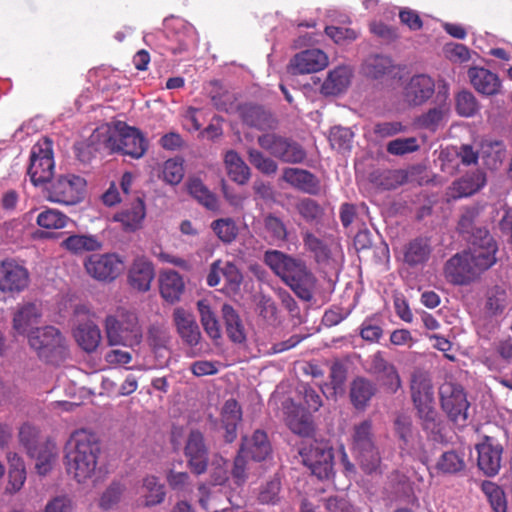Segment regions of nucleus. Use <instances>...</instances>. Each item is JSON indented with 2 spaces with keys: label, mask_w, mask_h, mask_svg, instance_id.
I'll list each match as a JSON object with an SVG mask.
<instances>
[{
  "label": "nucleus",
  "mask_w": 512,
  "mask_h": 512,
  "mask_svg": "<svg viewBox=\"0 0 512 512\" xmlns=\"http://www.w3.org/2000/svg\"><path fill=\"white\" fill-rule=\"evenodd\" d=\"M497 244L487 229L478 230L470 240L468 251L455 254L445 264L449 282L466 285L496 262Z\"/></svg>",
  "instance_id": "1"
},
{
  "label": "nucleus",
  "mask_w": 512,
  "mask_h": 512,
  "mask_svg": "<svg viewBox=\"0 0 512 512\" xmlns=\"http://www.w3.org/2000/svg\"><path fill=\"white\" fill-rule=\"evenodd\" d=\"M100 452V442L96 434L85 429L75 431L67 444L68 473L78 483L85 482L94 475Z\"/></svg>",
  "instance_id": "2"
},
{
  "label": "nucleus",
  "mask_w": 512,
  "mask_h": 512,
  "mask_svg": "<svg viewBox=\"0 0 512 512\" xmlns=\"http://www.w3.org/2000/svg\"><path fill=\"white\" fill-rule=\"evenodd\" d=\"M103 130L105 138H109V142H106L109 153H120L135 159L145 154L147 141L138 129L118 121L113 126L103 125Z\"/></svg>",
  "instance_id": "3"
},
{
  "label": "nucleus",
  "mask_w": 512,
  "mask_h": 512,
  "mask_svg": "<svg viewBox=\"0 0 512 512\" xmlns=\"http://www.w3.org/2000/svg\"><path fill=\"white\" fill-rule=\"evenodd\" d=\"M30 347L47 363L59 364L68 356L65 337L53 326L35 328L28 334Z\"/></svg>",
  "instance_id": "4"
},
{
  "label": "nucleus",
  "mask_w": 512,
  "mask_h": 512,
  "mask_svg": "<svg viewBox=\"0 0 512 512\" xmlns=\"http://www.w3.org/2000/svg\"><path fill=\"white\" fill-rule=\"evenodd\" d=\"M351 439L352 451L364 472L376 471L380 464V454L375 444L372 422L364 420L354 425Z\"/></svg>",
  "instance_id": "5"
},
{
  "label": "nucleus",
  "mask_w": 512,
  "mask_h": 512,
  "mask_svg": "<svg viewBox=\"0 0 512 512\" xmlns=\"http://www.w3.org/2000/svg\"><path fill=\"white\" fill-rule=\"evenodd\" d=\"M298 454L301 462L319 479H327L333 471V450L327 442L316 439L303 441Z\"/></svg>",
  "instance_id": "6"
},
{
  "label": "nucleus",
  "mask_w": 512,
  "mask_h": 512,
  "mask_svg": "<svg viewBox=\"0 0 512 512\" xmlns=\"http://www.w3.org/2000/svg\"><path fill=\"white\" fill-rule=\"evenodd\" d=\"M257 143L272 157L286 164H302L307 158V152L299 142L277 133L262 134Z\"/></svg>",
  "instance_id": "7"
},
{
  "label": "nucleus",
  "mask_w": 512,
  "mask_h": 512,
  "mask_svg": "<svg viewBox=\"0 0 512 512\" xmlns=\"http://www.w3.org/2000/svg\"><path fill=\"white\" fill-rule=\"evenodd\" d=\"M105 329L109 345L134 346L142 339V330L138 318L134 313H125L120 319L108 316L105 320Z\"/></svg>",
  "instance_id": "8"
},
{
  "label": "nucleus",
  "mask_w": 512,
  "mask_h": 512,
  "mask_svg": "<svg viewBox=\"0 0 512 512\" xmlns=\"http://www.w3.org/2000/svg\"><path fill=\"white\" fill-rule=\"evenodd\" d=\"M52 146V140L45 137L32 147L27 173L35 186L45 184L52 179L55 168Z\"/></svg>",
  "instance_id": "9"
},
{
  "label": "nucleus",
  "mask_w": 512,
  "mask_h": 512,
  "mask_svg": "<svg viewBox=\"0 0 512 512\" xmlns=\"http://www.w3.org/2000/svg\"><path fill=\"white\" fill-rule=\"evenodd\" d=\"M86 180L75 174L60 175L47 188V199L63 205H75L85 195Z\"/></svg>",
  "instance_id": "10"
},
{
  "label": "nucleus",
  "mask_w": 512,
  "mask_h": 512,
  "mask_svg": "<svg viewBox=\"0 0 512 512\" xmlns=\"http://www.w3.org/2000/svg\"><path fill=\"white\" fill-rule=\"evenodd\" d=\"M440 403L448 418L458 425H465L470 406L466 393L461 385L446 382L440 387Z\"/></svg>",
  "instance_id": "11"
},
{
  "label": "nucleus",
  "mask_w": 512,
  "mask_h": 512,
  "mask_svg": "<svg viewBox=\"0 0 512 512\" xmlns=\"http://www.w3.org/2000/svg\"><path fill=\"white\" fill-rule=\"evenodd\" d=\"M264 263L287 285L309 270L306 263L279 250L264 253Z\"/></svg>",
  "instance_id": "12"
},
{
  "label": "nucleus",
  "mask_w": 512,
  "mask_h": 512,
  "mask_svg": "<svg viewBox=\"0 0 512 512\" xmlns=\"http://www.w3.org/2000/svg\"><path fill=\"white\" fill-rule=\"evenodd\" d=\"M395 434L401 451L411 457L423 460L426 457L425 443L410 417L399 415L394 421Z\"/></svg>",
  "instance_id": "13"
},
{
  "label": "nucleus",
  "mask_w": 512,
  "mask_h": 512,
  "mask_svg": "<svg viewBox=\"0 0 512 512\" xmlns=\"http://www.w3.org/2000/svg\"><path fill=\"white\" fill-rule=\"evenodd\" d=\"M84 267L88 275L103 282L113 281L124 269L122 259L114 253L92 254L85 260Z\"/></svg>",
  "instance_id": "14"
},
{
  "label": "nucleus",
  "mask_w": 512,
  "mask_h": 512,
  "mask_svg": "<svg viewBox=\"0 0 512 512\" xmlns=\"http://www.w3.org/2000/svg\"><path fill=\"white\" fill-rule=\"evenodd\" d=\"M171 332L166 323H152L147 330V343L154 354L156 365L165 367L168 365L171 355Z\"/></svg>",
  "instance_id": "15"
},
{
  "label": "nucleus",
  "mask_w": 512,
  "mask_h": 512,
  "mask_svg": "<svg viewBox=\"0 0 512 512\" xmlns=\"http://www.w3.org/2000/svg\"><path fill=\"white\" fill-rule=\"evenodd\" d=\"M184 455L187 458V465L195 475L206 472L208 467V448L201 431L193 429L189 432L184 447Z\"/></svg>",
  "instance_id": "16"
},
{
  "label": "nucleus",
  "mask_w": 512,
  "mask_h": 512,
  "mask_svg": "<svg viewBox=\"0 0 512 512\" xmlns=\"http://www.w3.org/2000/svg\"><path fill=\"white\" fill-rule=\"evenodd\" d=\"M476 450L479 469L490 477L498 474L502 463V445L495 438L485 436L482 442L476 445Z\"/></svg>",
  "instance_id": "17"
},
{
  "label": "nucleus",
  "mask_w": 512,
  "mask_h": 512,
  "mask_svg": "<svg viewBox=\"0 0 512 512\" xmlns=\"http://www.w3.org/2000/svg\"><path fill=\"white\" fill-rule=\"evenodd\" d=\"M29 284V272L13 259L0 262V291L19 293Z\"/></svg>",
  "instance_id": "18"
},
{
  "label": "nucleus",
  "mask_w": 512,
  "mask_h": 512,
  "mask_svg": "<svg viewBox=\"0 0 512 512\" xmlns=\"http://www.w3.org/2000/svg\"><path fill=\"white\" fill-rule=\"evenodd\" d=\"M411 399L416 411L435 406L434 390L428 372L416 368L410 377Z\"/></svg>",
  "instance_id": "19"
},
{
  "label": "nucleus",
  "mask_w": 512,
  "mask_h": 512,
  "mask_svg": "<svg viewBox=\"0 0 512 512\" xmlns=\"http://www.w3.org/2000/svg\"><path fill=\"white\" fill-rule=\"evenodd\" d=\"M327 65L328 56L325 52L313 48L295 54L287 69L293 75L310 74L323 70Z\"/></svg>",
  "instance_id": "20"
},
{
  "label": "nucleus",
  "mask_w": 512,
  "mask_h": 512,
  "mask_svg": "<svg viewBox=\"0 0 512 512\" xmlns=\"http://www.w3.org/2000/svg\"><path fill=\"white\" fill-rule=\"evenodd\" d=\"M435 92L434 80L424 74L413 76L404 88V99L412 106H419L429 100Z\"/></svg>",
  "instance_id": "21"
},
{
  "label": "nucleus",
  "mask_w": 512,
  "mask_h": 512,
  "mask_svg": "<svg viewBox=\"0 0 512 512\" xmlns=\"http://www.w3.org/2000/svg\"><path fill=\"white\" fill-rule=\"evenodd\" d=\"M433 252L431 238L419 236L410 240L403 248V262L411 267H423Z\"/></svg>",
  "instance_id": "22"
},
{
  "label": "nucleus",
  "mask_w": 512,
  "mask_h": 512,
  "mask_svg": "<svg viewBox=\"0 0 512 512\" xmlns=\"http://www.w3.org/2000/svg\"><path fill=\"white\" fill-rule=\"evenodd\" d=\"M173 323L177 333L185 344L190 347L197 346L201 339L199 326L192 313L178 307L173 311Z\"/></svg>",
  "instance_id": "23"
},
{
  "label": "nucleus",
  "mask_w": 512,
  "mask_h": 512,
  "mask_svg": "<svg viewBox=\"0 0 512 512\" xmlns=\"http://www.w3.org/2000/svg\"><path fill=\"white\" fill-rule=\"evenodd\" d=\"M106 142L109 138H105L103 125L93 131V133L84 141L74 145V152L77 159L84 163H90L98 153L107 151Z\"/></svg>",
  "instance_id": "24"
},
{
  "label": "nucleus",
  "mask_w": 512,
  "mask_h": 512,
  "mask_svg": "<svg viewBox=\"0 0 512 512\" xmlns=\"http://www.w3.org/2000/svg\"><path fill=\"white\" fill-rule=\"evenodd\" d=\"M154 276V266L152 262L144 256H137L128 270L129 284L134 289L142 292L150 289Z\"/></svg>",
  "instance_id": "25"
},
{
  "label": "nucleus",
  "mask_w": 512,
  "mask_h": 512,
  "mask_svg": "<svg viewBox=\"0 0 512 512\" xmlns=\"http://www.w3.org/2000/svg\"><path fill=\"white\" fill-rule=\"evenodd\" d=\"M376 393V384L364 376H357L350 383L349 398L357 410H365Z\"/></svg>",
  "instance_id": "26"
},
{
  "label": "nucleus",
  "mask_w": 512,
  "mask_h": 512,
  "mask_svg": "<svg viewBox=\"0 0 512 512\" xmlns=\"http://www.w3.org/2000/svg\"><path fill=\"white\" fill-rule=\"evenodd\" d=\"M242 419V410L235 399L225 401L220 412V428L224 432V440L232 443L237 438V426Z\"/></svg>",
  "instance_id": "27"
},
{
  "label": "nucleus",
  "mask_w": 512,
  "mask_h": 512,
  "mask_svg": "<svg viewBox=\"0 0 512 512\" xmlns=\"http://www.w3.org/2000/svg\"><path fill=\"white\" fill-rule=\"evenodd\" d=\"M468 77L475 90L483 95L491 96L499 93L501 82L497 74L483 67H471Z\"/></svg>",
  "instance_id": "28"
},
{
  "label": "nucleus",
  "mask_w": 512,
  "mask_h": 512,
  "mask_svg": "<svg viewBox=\"0 0 512 512\" xmlns=\"http://www.w3.org/2000/svg\"><path fill=\"white\" fill-rule=\"evenodd\" d=\"M145 216L144 200L137 196L134 201L114 215V220L120 222L124 230L135 231L141 228Z\"/></svg>",
  "instance_id": "29"
},
{
  "label": "nucleus",
  "mask_w": 512,
  "mask_h": 512,
  "mask_svg": "<svg viewBox=\"0 0 512 512\" xmlns=\"http://www.w3.org/2000/svg\"><path fill=\"white\" fill-rule=\"evenodd\" d=\"M283 180L310 195H317L320 192V182L318 178L308 170L285 168L283 171Z\"/></svg>",
  "instance_id": "30"
},
{
  "label": "nucleus",
  "mask_w": 512,
  "mask_h": 512,
  "mask_svg": "<svg viewBox=\"0 0 512 512\" xmlns=\"http://www.w3.org/2000/svg\"><path fill=\"white\" fill-rule=\"evenodd\" d=\"M286 424L289 429L301 437L309 438L314 432L311 415L303 408L291 405L287 408Z\"/></svg>",
  "instance_id": "31"
},
{
  "label": "nucleus",
  "mask_w": 512,
  "mask_h": 512,
  "mask_svg": "<svg viewBox=\"0 0 512 512\" xmlns=\"http://www.w3.org/2000/svg\"><path fill=\"white\" fill-rule=\"evenodd\" d=\"M73 335L77 344L88 353L95 351L102 339L100 329L91 320L79 321Z\"/></svg>",
  "instance_id": "32"
},
{
  "label": "nucleus",
  "mask_w": 512,
  "mask_h": 512,
  "mask_svg": "<svg viewBox=\"0 0 512 512\" xmlns=\"http://www.w3.org/2000/svg\"><path fill=\"white\" fill-rule=\"evenodd\" d=\"M241 118L245 124L258 130H270L276 127L273 115L258 105H244L241 108Z\"/></svg>",
  "instance_id": "33"
},
{
  "label": "nucleus",
  "mask_w": 512,
  "mask_h": 512,
  "mask_svg": "<svg viewBox=\"0 0 512 512\" xmlns=\"http://www.w3.org/2000/svg\"><path fill=\"white\" fill-rule=\"evenodd\" d=\"M41 312L34 303H25L17 308L13 316V329L18 334L30 333L40 321Z\"/></svg>",
  "instance_id": "34"
},
{
  "label": "nucleus",
  "mask_w": 512,
  "mask_h": 512,
  "mask_svg": "<svg viewBox=\"0 0 512 512\" xmlns=\"http://www.w3.org/2000/svg\"><path fill=\"white\" fill-rule=\"evenodd\" d=\"M509 305V296L506 289L501 285L489 288L485 294L483 312L490 318L503 315Z\"/></svg>",
  "instance_id": "35"
},
{
  "label": "nucleus",
  "mask_w": 512,
  "mask_h": 512,
  "mask_svg": "<svg viewBox=\"0 0 512 512\" xmlns=\"http://www.w3.org/2000/svg\"><path fill=\"white\" fill-rule=\"evenodd\" d=\"M416 415L427 437L435 442H442L444 439V422L439 416L435 406L416 411Z\"/></svg>",
  "instance_id": "36"
},
{
  "label": "nucleus",
  "mask_w": 512,
  "mask_h": 512,
  "mask_svg": "<svg viewBox=\"0 0 512 512\" xmlns=\"http://www.w3.org/2000/svg\"><path fill=\"white\" fill-rule=\"evenodd\" d=\"M9 464L6 493L15 494L21 490L26 481V469L23 459L14 452L7 453Z\"/></svg>",
  "instance_id": "37"
},
{
  "label": "nucleus",
  "mask_w": 512,
  "mask_h": 512,
  "mask_svg": "<svg viewBox=\"0 0 512 512\" xmlns=\"http://www.w3.org/2000/svg\"><path fill=\"white\" fill-rule=\"evenodd\" d=\"M263 238L272 245H279L288 239L287 225L274 213L263 217Z\"/></svg>",
  "instance_id": "38"
},
{
  "label": "nucleus",
  "mask_w": 512,
  "mask_h": 512,
  "mask_svg": "<svg viewBox=\"0 0 512 512\" xmlns=\"http://www.w3.org/2000/svg\"><path fill=\"white\" fill-rule=\"evenodd\" d=\"M28 455L36 460L35 468L39 475H46L51 471L56 461L57 449L52 442L40 443L37 448L29 452Z\"/></svg>",
  "instance_id": "39"
},
{
  "label": "nucleus",
  "mask_w": 512,
  "mask_h": 512,
  "mask_svg": "<svg viewBox=\"0 0 512 512\" xmlns=\"http://www.w3.org/2000/svg\"><path fill=\"white\" fill-rule=\"evenodd\" d=\"M226 333L234 343L246 340L245 328L238 312L230 304H224L221 309Z\"/></svg>",
  "instance_id": "40"
},
{
  "label": "nucleus",
  "mask_w": 512,
  "mask_h": 512,
  "mask_svg": "<svg viewBox=\"0 0 512 512\" xmlns=\"http://www.w3.org/2000/svg\"><path fill=\"white\" fill-rule=\"evenodd\" d=\"M183 291L184 282L178 272L168 270L162 273L160 276V293L166 301L170 303L178 301Z\"/></svg>",
  "instance_id": "41"
},
{
  "label": "nucleus",
  "mask_w": 512,
  "mask_h": 512,
  "mask_svg": "<svg viewBox=\"0 0 512 512\" xmlns=\"http://www.w3.org/2000/svg\"><path fill=\"white\" fill-rule=\"evenodd\" d=\"M241 452L250 455L255 461L265 460L271 452L267 434L262 430H256L251 438L245 440Z\"/></svg>",
  "instance_id": "42"
},
{
  "label": "nucleus",
  "mask_w": 512,
  "mask_h": 512,
  "mask_svg": "<svg viewBox=\"0 0 512 512\" xmlns=\"http://www.w3.org/2000/svg\"><path fill=\"white\" fill-rule=\"evenodd\" d=\"M224 163L228 176L232 181L241 185L248 182L250 178V168L236 151H227L224 157Z\"/></svg>",
  "instance_id": "43"
},
{
  "label": "nucleus",
  "mask_w": 512,
  "mask_h": 512,
  "mask_svg": "<svg viewBox=\"0 0 512 512\" xmlns=\"http://www.w3.org/2000/svg\"><path fill=\"white\" fill-rule=\"evenodd\" d=\"M350 71L347 67L340 66L332 70L321 86L324 95H338L343 92L350 83Z\"/></svg>",
  "instance_id": "44"
},
{
  "label": "nucleus",
  "mask_w": 512,
  "mask_h": 512,
  "mask_svg": "<svg viewBox=\"0 0 512 512\" xmlns=\"http://www.w3.org/2000/svg\"><path fill=\"white\" fill-rule=\"evenodd\" d=\"M61 246L72 254H82L100 250L101 242L93 235H71L64 239Z\"/></svg>",
  "instance_id": "45"
},
{
  "label": "nucleus",
  "mask_w": 512,
  "mask_h": 512,
  "mask_svg": "<svg viewBox=\"0 0 512 512\" xmlns=\"http://www.w3.org/2000/svg\"><path fill=\"white\" fill-rule=\"evenodd\" d=\"M465 467L464 454L456 450L445 451L435 464L437 473L445 475L457 474L463 471Z\"/></svg>",
  "instance_id": "46"
},
{
  "label": "nucleus",
  "mask_w": 512,
  "mask_h": 512,
  "mask_svg": "<svg viewBox=\"0 0 512 512\" xmlns=\"http://www.w3.org/2000/svg\"><path fill=\"white\" fill-rule=\"evenodd\" d=\"M486 183L485 174L475 171L464 175L454 182L453 189L458 197H467L478 192Z\"/></svg>",
  "instance_id": "47"
},
{
  "label": "nucleus",
  "mask_w": 512,
  "mask_h": 512,
  "mask_svg": "<svg viewBox=\"0 0 512 512\" xmlns=\"http://www.w3.org/2000/svg\"><path fill=\"white\" fill-rule=\"evenodd\" d=\"M301 235L305 250L312 254L317 263H325L330 259L331 251L322 239L309 230L302 231Z\"/></svg>",
  "instance_id": "48"
},
{
  "label": "nucleus",
  "mask_w": 512,
  "mask_h": 512,
  "mask_svg": "<svg viewBox=\"0 0 512 512\" xmlns=\"http://www.w3.org/2000/svg\"><path fill=\"white\" fill-rule=\"evenodd\" d=\"M479 155L488 168L497 169L505 157L504 144L501 141H483Z\"/></svg>",
  "instance_id": "49"
},
{
  "label": "nucleus",
  "mask_w": 512,
  "mask_h": 512,
  "mask_svg": "<svg viewBox=\"0 0 512 512\" xmlns=\"http://www.w3.org/2000/svg\"><path fill=\"white\" fill-rule=\"evenodd\" d=\"M187 189L189 194L207 209L216 210L218 208V200L216 196L202 183L200 179H190L187 183Z\"/></svg>",
  "instance_id": "50"
},
{
  "label": "nucleus",
  "mask_w": 512,
  "mask_h": 512,
  "mask_svg": "<svg viewBox=\"0 0 512 512\" xmlns=\"http://www.w3.org/2000/svg\"><path fill=\"white\" fill-rule=\"evenodd\" d=\"M197 308L200 314L202 326L207 335L213 340L219 339L221 337L220 325L208 301L199 300L197 302Z\"/></svg>",
  "instance_id": "51"
},
{
  "label": "nucleus",
  "mask_w": 512,
  "mask_h": 512,
  "mask_svg": "<svg viewBox=\"0 0 512 512\" xmlns=\"http://www.w3.org/2000/svg\"><path fill=\"white\" fill-rule=\"evenodd\" d=\"M449 108L445 104L429 109L416 119V124L422 129L436 131L444 122Z\"/></svg>",
  "instance_id": "52"
},
{
  "label": "nucleus",
  "mask_w": 512,
  "mask_h": 512,
  "mask_svg": "<svg viewBox=\"0 0 512 512\" xmlns=\"http://www.w3.org/2000/svg\"><path fill=\"white\" fill-rule=\"evenodd\" d=\"M317 279L309 269L288 286L304 301H311L314 296Z\"/></svg>",
  "instance_id": "53"
},
{
  "label": "nucleus",
  "mask_w": 512,
  "mask_h": 512,
  "mask_svg": "<svg viewBox=\"0 0 512 512\" xmlns=\"http://www.w3.org/2000/svg\"><path fill=\"white\" fill-rule=\"evenodd\" d=\"M143 488L145 489L144 505L146 507H152L164 501L166 496L165 487L155 476H147L144 478Z\"/></svg>",
  "instance_id": "54"
},
{
  "label": "nucleus",
  "mask_w": 512,
  "mask_h": 512,
  "mask_svg": "<svg viewBox=\"0 0 512 512\" xmlns=\"http://www.w3.org/2000/svg\"><path fill=\"white\" fill-rule=\"evenodd\" d=\"M481 489L495 512L507 511L506 496L500 486L491 481H484L481 485Z\"/></svg>",
  "instance_id": "55"
},
{
  "label": "nucleus",
  "mask_w": 512,
  "mask_h": 512,
  "mask_svg": "<svg viewBox=\"0 0 512 512\" xmlns=\"http://www.w3.org/2000/svg\"><path fill=\"white\" fill-rule=\"evenodd\" d=\"M69 221V217L56 209H46L37 216V224L45 229L64 228Z\"/></svg>",
  "instance_id": "56"
},
{
  "label": "nucleus",
  "mask_w": 512,
  "mask_h": 512,
  "mask_svg": "<svg viewBox=\"0 0 512 512\" xmlns=\"http://www.w3.org/2000/svg\"><path fill=\"white\" fill-rule=\"evenodd\" d=\"M217 237L226 244L233 242L238 235V227L232 218H220L211 223Z\"/></svg>",
  "instance_id": "57"
},
{
  "label": "nucleus",
  "mask_w": 512,
  "mask_h": 512,
  "mask_svg": "<svg viewBox=\"0 0 512 512\" xmlns=\"http://www.w3.org/2000/svg\"><path fill=\"white\" fill-rule=\"evenodd\" d=\"M325 34L338 45H345L355 41L359 37V31L345 25L329 24L325 27Z\"/></svg>",
  "instance_id": "58"
},
{
  "label": "nucleus",
  "mask_w": 512,
  "mask_h": 512,
  "mask_svg": "<svg viewBox=\"0 0 512 512\" xmlns=\"http://www.w3.org/2000/svg\"><path fill=\"white\" fill-rule=\"evenodd\" d=\"M247 153L249 162L261 173L272 175L277 172L278 164L271 157L255 148L248 149Z\"/></svg>",
  "instance_id": "59"
},
{
  "label": "nucleus",
  "mask_w": 512,
  "mask_h": 512,
  "mask_svg": "<svg viewBox=\"0 0 512 512\" xmlns=\"http://www.w3.org/2000/svg\"><path fill=\"white\" fill-rule=\"evenodd\" d=\"M390 68V59L382 55H373L368 57L363 65L365 74L375 79L389 72Z\"/></svg>",
  "instance_id": "60"
},
{
  "label": "nucleus",
  "mask_w": 512,
  "mask_h": 512,
  "mask_svg": "<svg viewBox=\"0 0 512 512\" xmlns=\"http://www.w3.org/2000/svg\"><path fill=\"white\" fill-rule=\"evenodd\" d=\"M354 133L350 128L334 126L330 130L329 141L332 148L338 151L350 150Z\"/></svg>",
  "instance_id": "61"
},
{
  "label": "nucleus",
  "mask_w": 512,
  "mask_h": 512,
  "mask_svg": "<svg viewBox=\"0 0 512 512\" xmlns=\"http://www.w3.org/2000/svg\"><path fill=\"white\" fill-rule=\"evenodd\" d=\"M479 214V209L476 207L464 208L460 219L458 221V230L461 234L467 235V239L470 242L472 236L482 227H476L475 221Z\"/></svg>",
  "instance_id": "62"
},
{
  "label": "nucleus",
  "mask_w": 512,
  "mask_h": 512,
  "mask_svg": "<svg viewBox=\"0 0 512 512\" xmlns=\"http://www.w3.org/2000/svg\"><path fill=\"white\" fill-rule=\"evenodd\" d=\"M456 111L463 117H471L479 110V104L472 92L462 90L456 95Z\"/></svg>",
  "instance_id": "63"
},
{
  "label": "nucleus",
  "mask_w": 512,
  "mask_h": 512,
  "mask_svg": "<svg viewBox=\"0 0 512 512\" xmlns=\"http://www.w3.org/2000/svg\"><path fill=\"white\" fill-rule=\"evenodd\" d=\"M281 481L278 477H273L260 487L258 501L261 504L275 505L280 501Z\"/></svg>",
  "instance_id": "64"
}]
</instances>
